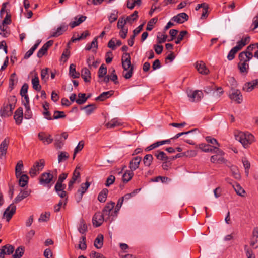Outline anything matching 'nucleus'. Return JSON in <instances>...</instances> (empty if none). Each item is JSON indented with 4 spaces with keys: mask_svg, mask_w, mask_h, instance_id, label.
I'll list each match as a JSON object with an SVG mask.
<instances>
[{
    "mask_svg": "<svg viewBox=\"0 0 258 258\" xmlns=\"http://www.w3.org/2000/svg\"><path fill=\"white\" fill-rule=\"evenodd\" d=\"M235 136L236 140L240 142L245 148L248 147L254 141V137L248 132H238Z\"/></svg>",
    "mask_w": 258,
    "mask_h": 258,
    "instance_id": "1",
    "label": "nucleus"
},
{
    "mask_svg": "<svg viewBox=\"0 0 258 258\" xmlns=\"http://www.w3.org/2000/svg\"><path fill=\"white\" fill-rule=\"evenodd\" d=\"M121 60L122 68L124 69L123 76L125 79H128L132 77L133 71V67L131 66L130 54L127 52L124 53Z\"/></svg>",
    "mask_w": 258,
    "mask_h": 258,
    "instance_id": "2",
    "label": "nucleus"
},
{
    "mask_svg": "<svg viewBox=\"0 0 258 258\" xmlns=\"http://www.w3.org/2000/svg\"><path fill=\"white\" fill-rule=\"evenodd\" d=\"M56 170L53 171L52 173L44 172L41 174L40 179L39 183L43 186H47L49 188L51 187V182L53 181L54 176H56Z\"/></svg>",
    "mask_w": 258,
    "mask_h": 258,
    "instance_id": "3",
    "label": "nucleus"
},
{
    "mask_svg": "<svg viewBox=\"0 0 258 258\" xmlns=\"http://www.w3.org/2000/svg\"><path fill=\"white\" fill-rule=\"evenodd\" d=\"M45 161L43 159H40L38 161L35 162L29 170L30 176L34 177L38 174L43 169Z\"/></svg>",
    "mask_w": 258,
    "mask_h": 258,
    "instance_id": "4",
    "label": "nucleus"
},
{
    "mask_svg": "<svg viewBox=\"0 0 258 258\" xmlns=\"http://www.w3.org/2000/svg\"><path fill=\"white\" fill-rule=\"evenodd\" d=\"M14 108V107L12 104H4L0 110L1 116L6 117L11 116Z\"/></svg>",
    "mask_w": 258,
    "mask_h": 258,
    "instance_id": "5",
    "label": "nucleus"
},
{
    "mask_svg": "<svg viewBox=\"0 0 258 258\" xmlns=\"http://www.w3.org/2000/svg\"><path fill=\"white\" fill-rule=\"evenodd\" d=\"M16 207L13 204H10L5 210L3 214V218L9 221L16 212Z\"/></svg>",
    "mask_w": 258,
    "mask_h": 258,
    "instance_id": "6",
    "label": "nucleus"
},
{
    "mask_svg": "<svg viewBox=\"0 0 258 258\" xmlns=\"http://www.w3.org/2000/svg\"><path fill=\"white\" fill-rule=\"evenodd\" d=\"M216 154L211 157V161L213 163H222L224 162V152L221 149H217Z\"/></svg>",
    "mask_w": 258,
    "mask_h": 258,
    "instance_id": "7",
    "label": "nucleus"
},
{
    "mask_svg": "<svg viewBox=\"0 0 258 258\" xmlns=\"http://www.w3.org/2000/svg\"><path fill=\"white\" fill-rule=\"evenodd\" d=\"M105 217L101 212H97L95 214L93 217L92 221L93 224L95 227H97L100 226L105 221Z\"/></svg>",
    "mask_w": 258,
    "mask_h": 258,
    "instance_id": "8",
    "label": "nucleus"
},
{
    "mask_svg": "<svg viewBox=\"0 0 258 258\" xmlns=\"http://www.w3.org/2000/svg\"><path fill=\"white\" fill-rule=\"evenodd\" d=\"M68 25L65 24H62L58 27L56 30H53L50 32V37H57L61 35L64 32L67 31Z\"/></svg>",
    "mask_w": 258,
    "mask_h": 258,
    "instance_id": "9",
    "label": "nucleus"
},
{
    "mask_svg": "<svg viewBox=\"0 0 258 258\" xmlns=\"http://www.w3.org/2000/svg\"><path fill=\"white\" fill-rule=\"evenodd\" d=\"M258 88V79L245 83L243 89L246 92H251Z\"/></svg>",
    "mask_w": 258,
    "mask_h": 258,
    "instance_id": "10",
    "label": "nucleus"
},
{
    "mask_svg": "<svg viewBox=\"0 0 258 258\" xmlns=\"http://www.w3.org/2000/svg\"><path fill=\"white\" fill-rule=\"evenodd\" d=\"M229 96L231 100L236 101L238 103H240L242 102V96L240 91L238 90H232V92Z\"/></svg>",
    "mask_w": 258,
    "mask_h": 258,
    "instance_id": "11",
    "label": "nucleus"
},
{
    "mask_svg": "<svg viewBox=\"0 0 258 258\" xmlns=\"http://www.w3.org/2000/svg\"><path fill=\"white\" fill-rule=\"evenodd\" d=\"M142 160V157L137 156L133 158L129 163V168L131 170L134 171L139 167L140 163Z\"/></svg>",
    "mask_w": 258,
    "mask_h": 258,
    "instance_id": "12",
    "label": "nucleus"
},
{
    "mask_svg": "<svg viewBox=\"0 0 258 258\" xmlns=\"http://www.w3.org/2000/svg\"><path fill=\"white\" fill-rule=\"evenodd\" d=\"M9 144V139L6 138L0 144V158L2 157L6 154L7 151Z\"/></svg>",
    "mask_w": 258,
    "mask_h": 258,
    "instance_id": "13",
    "label": "nucleus"
},
{
    "mask_svg": "<svg viewBox=\"0 0 258 258\" xmlns=\"http://www.w3.org/2000/svg\"><path fill=\"white\" fill-rule=\"evenodd\" d=\"M53 41L49 40L45 43L42 48L37 52V57L39 58L42 57L47 52L48 49L53 44Z\"/></svg>",
    "mask_w": 258,
    "mask_h": 258,
    "instance_id": "14",
    "label": "nucleus"
},
{
    "mask_svg": "<svg viewBox=\"0 0 258 258\" xmlns=\"http://www.w3.org/2000/svg\"><path fill=\"white\" fill-rule=\"evenodd\" d=\"M195 67L199 73L201 74L207 75L209 72L208 69L203 61L197 62Z\"/></svg>",
    "mask_w": 258,
    "mask_h": 258,
    "instance_id": "15",
    "label": "nucleus"
},
{
    "mask_svg": "<svg viewBox=\"0 0 258 258\" xmlns=\"http://www.w3.org/2000/svg\"><path fill=\"white\" fill-rule=\"evenodd\" d=\"M188 96L191 99V101H198L203 97V93L202 91L196 90L189 93Z\"/></svg>",
    "mask_w": 258,
    "mask_h": 258,
    "instance_id": "16",
    "label": "nucleus"
},
{
    "mask_svg": "<svg viewBox=\"0 0 258 258\" xmlns=\"http://www.w3.org/2000/svg\"><path fill=\"white\" fill-rule=\"evenodd\" d=\"M250 245L253 248L258 247V227L255 228L253 230Z\"/></svg>",
    "mask_w": 258,
    "mask_h": 258,
    "instance_id": "17",
    "label": "nucleus"
},
{
    "mask_svg": "<svg viewBox=\"0 0 258 258\" xmlns=\"http://www.w3.org/2000/svg\"><path fill=\"white\" fill-rule=\"evenodd\" d=\"M188 16L185 13H181L173 17L172 20L178 23L182 24L188 20Z\"/></svg>",
    "mask_w": 258,
    "mask_h": 258,
    "instance_id": "18",
    "label": "nucleus"
},
{
    "mask_svg": "<svg viewBox=\"0 0 258 258\" xmlns=\"http://www.w3.org/2000/svg\"><path fill=\"white\" fill-rule=\"evenodd\" d=\"M23 116V109L22 107H19L16 110L14 115V118L17 124L19 125L22 123Z\"/></svg>",
    "mask_w": 258,
    "mask_h": 258,
    "instance_id": "19",
    "label": "nucleus"
},
{
    "mask_svg": "<svg viewBox=\"0 0 258 258\" xmlns=\"http://www.w3.org/2000/svg\"><path fill=\"white\" fill-rule=\"evenodd\" d=\"M39 139L44 144H49L52 142L53 139L50 135H46L44 133H40L38 134Z\"/></svg>",
    "mask_w": 258,
    "mask_h": 258,
    "instance_id": "20",
    "label": "nucleus"
},
{
    "mask_svg": "<svg viewBox=\"0 0 258 258\" xmlns=\"http://www.w3.org/2000/svg\"><path fill=\"white\" fill-rule=\"evenodd\" d=\"M66 187V185H55L54 189L57 195L61 198H63L66 197L67 196L66 191L64 190Z\"/></svg>",
    "mask_w": 258,
    "mask_h": 258,
    "instance_id": "21",
    "label": "nucleus"
},
{
    "mask_svg": "<svg viewBox=\"0 0 258 258\" xmlns=\"http://www.w3.org/2000/svg\"><path fill=\"white\" fill-rule=\"evenodd\" d=\"M86 18L87 17L86 16L83 15L80 16L78 19H77V17H75V20L70 23L69 25L72 28H74L76 26L79 25L81 23L83 22L86 19Z\"/></svg>",
    "mask_w": 258,
    "mask_h": 258,
    "instance_id": "22",
    "label": "nucleus"
},
{
    "mask_svg": "<svg viewBox=\"0 0 258 258\" xmlns=\"http://www.w3.org/2000/svg\"><path fill=\"white\" fill-rule=\"evenodd\" d=\"M250 41V37L246 36L242 38L240 41L237 43V45L234 47H237V50H240L243 46L248 44Z\"/></svg>",
    "mask_w": 258,
    "mask_h": 258,
    "instance_id": "23",
    "label": "nucleus"
},
{
    "mask_svg": "<svg viewBox=\"0 0 258 258\" xmlns=\"http://www.w3.org/2000/svg\"><path fill=\"white\" fill-rule=\"evenodd\" d=\"M121 125L118 119L114 118L109 121L108 123L105 124V126L107 128H113L117 126H119Z\"/></svg>",
    "mask_w": 258,
    "mask_h": 258,
    "instance_id": "24",
    "label": "nucleus"
},
{
    "mask_svg": "<svg viewBox=\"0 0 258 258\" xmlns=\"http://www.w3.org/2000/svg\"><path fill=\"white\" fill-rule=\"evenodd\" d=\"M113 91L104 92L96 98V100L103 101L112 96L113 94Z\"/></svg>",
    "mask_w": 258,
    "mask_h": 258,
    "instance_id": "25",
    "label": "nucleus"
},
{
    "mask_svg": "<svg viewBox=\"0 0 258 258\" xmlns=\"http://www.w3.org/2000/svg\"><path fill=\"white\" fill-rule=\"evenodd\" d=\"M103 244V236L102 234H99L96 238L94 241V245L96 248L100 249L102 247Z\"/></svg>",
    "mask_w": 258,
    "mask_h": 258,
    "instance_id": "26",
    "label": "nucleus"
},
{
    "mask_svg": "<svg viewBox=\"0 0 258 258\" xmlns=\"http://www.w3.org/2000/svg\"><path fill=\"white\" fill-rule=\"evenodd\" d=\"M81 76L85 82H90L91 78V73L90 71L86 68L82 70Z\"/></svg>",
    "mask_w": 258,
    "mask_h": 258,
    "instance_id": "27",
    "label": "nucleus"
},
{
    "mask_svg": "<svg viewBox=\"0 0 258 258\" xmlns=\"http://www.w3.org/2000/svg\"><path fill=\"white\" fill-rule=\"evenodd\" d=\"M32 84L34 90L37 91L41 90V86L39 84V78L37 75H35L32 79Z\"/></svg>",
    "mask_w": 258,
    "mask_h": 258,
    "instance_id": "28",
    "label": "nucleus"
},
{
    "mask_svg": "<svg viewBox=\"0 0 258 258\" xmlns=\"http://www.w3.org/2000/svg\"><path fill=\"white\" fill-rule=\"evenodd\" d=\"M29 195V192L27 190L21 191L20 193L16 197L14 202L17 203Z\"/></svg>",
    "mask_w": 258,
    "mask_h": 258,
    "instance_id": "29",
    "label": "nucleus"
},
{
    "mask_svg": "<svg viewBox=\"0 0 258 258\" xmlns=\"http://www.w3.org/2000/svg\"><path fill=\"white\" fill-rule=\"evenodd\" d=\"M19 179V184L21 187H25L28 184L29 177L26 174H23L20 175V176L18 178Z\"/></svg>",
    "mask_w": 258,
    "mask_h": 258,
    "instance_id": "30",
    "label": "nucleus"
},
{
    "mask_svg": "<svg viewBox=\"0 0 258 258\" xmlns=\"http://www.w3.org/2000/svg\"><path fill=\"white\" fill-rule=\"evenodd\" d=\"M23 167V162L20 160L18 162L15 167V174L17 178L21 175L22 169Z\"/></svg>",
    "mask_w": 258,
    "mask_h": 258,
    "instance_id": "31",
    "label": "nucleus"
},
{
    "mask_svg": "<svg viewBox=\"0 0 258 258\" xmlns=\"http://www.w3.org/2000/svg\"><path fill=\"white\" fill-rule=\"evenodd\" d=\"M240 72L242 73H247L249 68L247 62H239L238 64Z\"/></svg>",
    "mask_w": 258,
    "mask_h": 258,
    "instance_id": "32",
    "label": "nucleus"
},
{
    "mask_svg": "<svg viewBox=\"0 0 258 258\" xmlns=\"http://www.w3.org/2000/svg\"><path fill=\"white\" fill-rule=\"evenodd\" d=\"M69 74L73 78H79L80 74L76 71V66L74 64H71L70 66Z\"/></svg>",
    "mask_w": 258,
    "mask_h": 258,
    "instance_id": "33",
    "label": "nucleus"
},
{
    "mask_svg": "<svg viewBox=\"0 0 258 258\" xmlns=\"http://www.w3.org/2000/svg\"><path fill=\"white\" fill-rule=\"evenodd\" d=\"M153 160V156L151 154L146 155L143 158V163L145 166L149 167Z\"/></svg>",
    "mask_w": 258,
    "mask_h": 258,
    "instance_id": "34",
    "label": "nucleus"
},
{
    "mask_svg": "<svg viewBox=\"0 0 258 258\" xmlns=\"http://www.w3.org/2000/svg\"><path fill=\"white\" fill-rule=\"evenodd\" d=\"M108 193V190L106 188H104L99 194L98 197V200L100 202H104L107 198V194Z\"/></svg>",
    "mask_w": 258,
    "mask_h": 258,
    "instance_id": "35",
    "label": "nucleus"
},
{
    "mask_svg": "<svg viewBox=\"0 0 258 258\" xmlns=\"http://www.w3.org/2000/svg\"><path fill=\"white\" fill-rule=\"evenodd\" d=\"M134 175L133 171L132 170L126 171L122 176V180L124 182H128Z\"/></svg>",
    "mask_w": 258,
    "mask_h": 258,
    "instance_id": "36",
    "label": "nucleus"
},
{
    "mask_svg": "<svg viewBox=\"0 0 258 258\" xmlns=\"http://www.w3.org/2000/svg\"><path fill=\"white\" fill-rule=\"evenodd\" d=\"M24 253V247L23 246L18 247L13 255L14 258H21Z\"/></svg>",
    "mask_w": 258,
    "mask_h": 258,
    "instance_id": "37",
    "label": "nucleus"
},
{
    "mask_svg": "<svg viewBox=\"0 0 258 258\" xmlns=\"http://www.w3.org/2000/svg\"><path fill=\"white\" fill-rule=\"evenodd\" d=\"M98 48V43H97V37L94 38L93 40L90 44H88L85 48V49L87 50H90L91 49L95 48L97 49Z\"/></svg>",
    "mask_w": 258,
    "mask_h": 258,
    "instance_id": "38",
    "label": "nucleus"
},
{
    "mask_svg": "<svg viewBox=\"0 0 258 258\" xmlns=\"http://www.w3.org/2000/svg\"><path fill=\"white\" fill-rule=\"evenodd\" d=\"M90 185V183L88 181L85 183L81 184L80 188L78 190V192L82 196L86 191Z\"/></svg>",
    "mask_w": 258,
    "mask_h": 258,
    "instance_id": "39",
    "label": "nucleus"
},
{
    "mask_svg": "<svg viewBox=\"0 0 258 258\" xmlns=\"http://www.w3.org/2000/svg\"><path fill=\"white\" fill-rule=\"evenodd\" d=\"M69 157V154L66 152H60L58 156V163L63 162L68 159Z\"/></svg>",
    "mask_w": 258,
    "mask_h": 258,
    "instance_id": "40",
    "label": "nucleus"
},
{
    "mask_svg": "<svg viewBox=\"0 0 258 258\" xmlns=\"http://www.w3.org/2000/svg\"><path fill=\"white\" fill-rule=\"evenodd\" d=\"M155 156L157 157V158L159 160L165 161L168 160V157L166 156V154L163 151H158L157 153H155Z\"/></svg>",
    "mask_w": 258,
    "mask_h": 258,
    "instance_id": "41",
    "label": "nucleus"
},
{
    "mask_svg": "<svg viewBox=\"0 0 258 258\" xmlns=\"http://www.w3.org/2000/svg\"><path fill=\"white\" fill-rule=\"evenodd\" d=\"M78 231L81 234H84L87 231V226L83 219L80 220Z\"/></svg>",
    "mask_w": 258,
    "mask_h": 258,
    "instance_id": "42",
    "label": "nucleus"
},
{
    "mask_svg": "<svg viewBox=\"0 0 258 258\" xmlns=\"http://www.w3.org/2000/svg\"><path fill=\"white\" fill-rule=\"evenodd\" d=\"M84 93L78 94L79 98L76 100V103L79 105L84 103L88 99V97H86Z\"/></svg>",
    "mask_w": 258,
    "mask_h": 258,
    "instance_id": "43",
    "label": "nucleus"
},
{
    "mask_svg": "<svg viewBox=\"0 0 258 258\" xmlns=\"http://www.w3.org/2000/svg\"><path fill=\"white\" fill-rule=\"evenodd\" d=\"M41 78L42 81L46 82L49 79L48 69L45 68L41 70Z\"/></svg>",
    "mask_w": 258,
    "mask_h": 258,
    "instance_id": "44",
    "label": "nucleus"
},
{
    "mask_svg": "<svg viewBox=\"0 0 258 258\" xmlns=\"http://www.w3.org/2000/svg\"><path fill=\"white\" fill-rule=\"evenodd\" d=\"M24 106L25 108V112L24 114L25 118L26 119H29L32 116V112L30 109L29 104H26L24 105Z\"/></svg>",
    "mask_w": 258,
    "mask_h": 258,
    "instance_id": "45",
    "label": "nucleus"
},
{
    "mask_svg": "<svg viewBox=\"0 0 258 258\" xmlns=\"http://www.w3.org/2000/svg\"><path fill=\"white\" fill-rule=\"evenodd\" d=\"M95 108V105L92 104L84 107L83 109L85 110L86 114L89 115L93 112Z\"/></svg>",
    "mask_w": 258,
    "mask_h": 258,
    "instance_id": "46",
    "label": "nucleus"
},
{
    "mask_svg": "<svg viewBox=\"0 0 258 258\" xmlns=\"http://www.w3.org/2000/svg\"><path fill=\"white\" fill-rule=\"evenodd\" d=\"M158 19L157 18H153L151 19L147 24L146 30L147 31H151L153 28L154 25L156 23Z\"/></svg>",
    "mask_w": 258,
    "mask_h": 258,
    "instance_id": "47",
    "label": "nucleus"
},
{
    "mask_svg": "<svg viewBox=\"0 0 258 258\" xmlns=\"http://www.w3.org/2000/svg\"><path fill=\"white\" fill-rule=\"evenodd\" d=\"M107 73V68L104 64H102L98 70V77L99 78H103Z\"/></svg>",
    "mask_w": 258,
    "mask_h": 258,
    "instance_id": "48",
    "label": "nucleus"
},
{
    "mask_svg": "<svg viewBox=\"0 0 258 258\" xmlns=\"http://www.w3.org/2000/svg\"><path fill=\"white\" fill-rule=\"evenodd\" d=\"M159 180L161 181L162 183H167L170 182L171 179L167 177L160 176H157L154 179H152L153 182H158Z\"/></svg>",
    "mask_w": 258,
    "mask_h": 258,
    "instance_id": "49",
    "label": "nucleus"
},
{
    "mask_svg": "<svg viewBox=\"0 0 258 258\" xmlns=\"http://www.w3.org/2000/svg\"><path fill=\"white\" fill-rule=\"evenodd\" d=\"M84 146V143L83 141H81L79 142L78 145L76 147L74 150V154H73V159L75 158L76 154L81 151L83 148Z\"/></svg>",
    "mask_w": 258,
    "mask_h": 258,
    "instance_id": "50",
    "label": "nucleus"
},
{
    "mask_svg": "<svg viewBox=\"0 0 258 258\" xmlns=\"http://www.w3.org/2000/svg\"><path fill=\"white\" fill-rule=\"evenodd\" d=\"M3 246L5 250L6 255H10L14 251V247L12 245L6 244Z\"/></svg>",
    "mask_w": 258,
    "mask_h": 258,
    "instance_id": "51",
    "label": "nucleus"
},
{
    "mask_svg": "<svg viewBox=\"0 0 258 258\" xmlns=\"http://www.w3.org/2000/svg\"><path fill=\"white\" fill-rule=\"evenodd\" d=\"M67 176H68V174L66 173H63L61 174L59 176L58 179L55 185H66L65 184H63L62 182L67 178Z\"/></svg>",
    "mask_w": 258,
    "mask_h": 258,
    "instance_id": "52",
    "label": "nucleus"
},
{
    "mask_svg": "<svg viewBox=\"0 0 258 258\" xmlns=\"http://www.w3.org/2000/svg\"><path fill=\"white\" fill-rule=\"evenodd\" d=\"M138 12L135 11L134 13L128 16L126 20L128 23H132L133 21H135L138 18Z\"/></svg>",
    "mask_w": 258,
    "mask_h": 258,
    "instance_id": "53",
    "label": "nucleus"
},
{
    "mask_svg": "<svg viewBox=\"0 0 258 258\" xmlns=\"http://www.w3.org/2000/svg\"><path fill=\"white\" fill-rule=\"evenodd\" d=\"M167 38V35L158 33L157 36V42L160 44L164 43L166 40Z\"/></svg>",
    "mask_w": 258,
    "mask_h": 258,
    "instance_id": "54",
    "label": "nucleus"
},
{
    "mask_svg": "<svg viewBox=\"0 0 258 258\" xmlns=\"http://www.w3.org/2000/svg\"><path fill=\"white\" fill-rule=\"evenodd\" d=\"M50 216V214L49 212L41 214L38 220L39 222H46L49 219Z\"/></svg>",
    "mask_w": 258,
    "mask_h": 258,
    "instance_id": "55",
    "label": "nucleus"
},
{
    "mask_svg": "<svg viewBox=\"0 0 258 258\" xmlns=\"http://www.w3.org/2000/svg\"><path fill=\"white\" fill-rule=\"evenodd\" d=\"M236 192L240 196H244L245 193L244 190L239 184H236L233 186Z\"/></svg>",
    "mask_w": 258,
    "mask_h": 258,
    "instance_id": "56",
    "label": "nucleus"
},
{
    "mask_svg": "<svg viewBox=\"0 0 258 258\" xmlns=\"http://www.w3.org/2000/svg\"><path fill=\"white\" fill-rule=\"evenodd\" d=\"M238 51L237 50V47H233L229 52L227 58L229 60H232L233 59H234L235 57V54L238 52Z\"/></svg>",
    "mask_w": 258,
    "mask_h": 258,
    "instance_id": "57",
    "label": "nucleus"
},
{
    "mask_svg": "<svg viewBox=\"0 0 258 258\" xmlns=\"http://www.w3.org/2000/svg\"><path fill=\"white\" fill-rule=\"evenodd\" d=\"M81 239L82 240V241H80V243L79 244V248L81 250H85L87 248L85 236L84 235L82 236Z\"/></svg>",
    "mask_w": 258,
    "mask_h": 258,
    "instance_id": "58",
    "label": "nucleus"
},
{
    "mask_svg": "<svg viewBox=\"0 0 258 258\" xmlns=\"http://www.w3.org/2000/svg\"><path fill=\"white\" fill-rule=\"evenodd\" d=\"M66 116L63 111H55L54 112L53 119H57L59 118H64Z\"/></svg>",
    "mask_w": 258,
    "mask_h": 258,
    "instance_id": "59",
    "label": "nucleus"
},
{
    "mask_svg": "<svg viewBox=\"0 0 258 258\" xmlns=\"http://www.w3.org/2000/svg\"><path fill=\"white\" fill-rule=\"evenodd\" d=\"M127 22L126 20L124 19L123 18H119L117 22V28L118 29L124 28L125 27L124 26Z\"/></svg>",
    "mask_w": 258,
    "mask_h": 258,
    "instance_id": "60",
    "label": "nucleus"
},
{
    "mask_svg": "<svg viewBox=\"0 0 258 258\" xmlns=\"http://www.w3.org/2000/svg\"><path fill=\"white\" fill-rule=\"evenodd\" d=\"M187 32L186 31H182L180 32L178 35L177 39L175 41L176 44H179L182 40L183 37L187 34Z\"/></svg>",
    "mask_w": 258,
    "mask_h": 258,
    "instance_id": "61",
    "label": "nucleus"
},
{
    "mask_svg": "<svg viewBox=\"0 0 258 258\" xmlns=\"http://www.w3.org/2000/svg\"><path fill=\"white\" fill-rule=\"evenodd\" d=\"M245 250L247 258H255L252 250L248 248L246 245L245 246Z\"/></svg>",
    "mask_w": 258,
    "mask_h": 258,
    "instance_id": "62",
    "label": "nucleus"
},
{
    "mask_svg": "<svg viewBox=\"0 0 258 258\" xmlns=\"http://www.w3.org/2000/svg\"><path fill=\"white\" fill-rule=\"evenodd\" d=\"M115 177L114 176L111 175H110L106 180L105 183V186L107 187H109L110 185H112L115 181Z\"/></svg>",
    "mask_w": 258,
    "mask_h": 258,
    "instance_id": "63",
    "label": "nucleus"
},
{
    "mask_svg": "<svg viewBox=\"0 0 258 258\" xmlns=\"http://www.w3.org/2000/svg\"><path fill=\"white\" fill-rule=\"evenodd\" d=\"M90 256L91 258H106L100 253L95 251H92L90 253Z\"/></svg>",
    "mask_w": 258,
    "mask_h": 258,
    "instance_id": "64",
    "label": "nucleus"
}]
</instances>
